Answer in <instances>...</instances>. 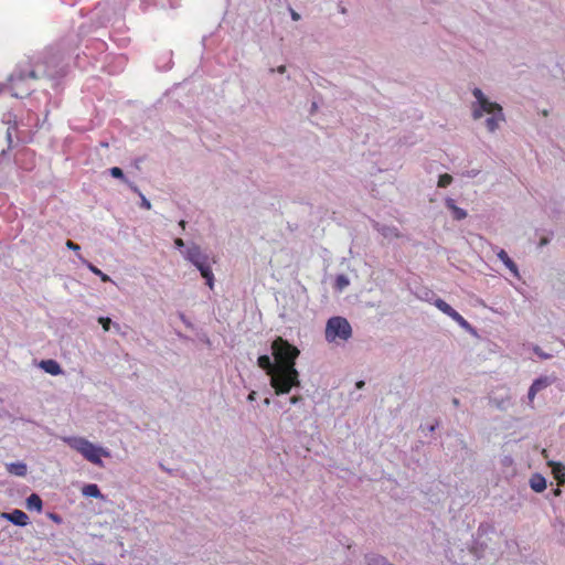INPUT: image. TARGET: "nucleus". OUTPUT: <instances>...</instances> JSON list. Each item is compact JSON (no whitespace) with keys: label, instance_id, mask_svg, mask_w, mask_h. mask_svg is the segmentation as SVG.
Here are the masks:
<instances>
[{"label":"nucleus","instance_id":"nucleus-1","mask_svg":"<svg viewBox=\"0 0 565 565\" xmlns=\"http://www.w3.org/2000/svg\"><path fill=\"white\" fill-rule=\"evenodd\" d=\"M472 94L477 99L472 105L473 119H480L483 114L492 115L486 120V126L490 132L495 131L500 122L504 121L502 107L498 103L490 102L480 88H475Z\"/></svg>","mask_w":565,"mask_h":565},{"label":"nucleus","instance_id":"nucleus-2","mask_svg":"<svg viewBox=\"0 0 565 565\" xmlns=\"http://www.w3.org/2000/svg\"><path fill=\"white\" fill-rule=\"evenodd\" d=\"M64 441L74 450L79 452L87 461L103 467L102 457H110V452L97 447L84 437H65Z\"/></svg>","mask_w":565,"mask_h":565},{"label":"nucleus","instance_id":"nucleus-3","mask_svg":"<svg viewBox=\"0 0 565 565\" xmlns=\"http://www.w3.org/2000/svg\"><path fill=\"white\" fill-rule=\"evenodd\" d=\"M269 376L270 386L276 395L288 394L292 387L300 386L299 372L296 367L277 366Z\"/></svg>","mask_w":565,"mask_h":565},{"label":"nucleus","instance_id":"nucleus-4","mask_svg":"<svg viewBox=\"0 0 565 565\" xmlns=\"http://www.w3.org/2000/svg\"><path fill=\"white\" fill-rule=\"evenodd\" d=\"M271 353L277 366L296 367V360L298 359L300 351L286 339L277 337L271 342Z\"/></svg>","mask_w":565,"mask_h":565},{"label":"nucleus","instance_id":"nucleus-5","mask_svg":"<svg viewBox=\"0 0 565 565\" xmlns=\"http://www.w3.org/2000/svg\"><path fill=\"white\" fill-rule=\"evenodd\" d=\"M324 337L328 342L348 341L352 337V328L343 317H332L327 321Z\"/></svg>","mask_w":565,"mask_h":565},{"label":"nucleus","instance_id":"nucleus-6","mask_svg":"<svg viewBox=\"0 0 565 565\" xmlns=\"http://www.w3.org/2000/svg\"><path fill=\"white\" fill-rule=\"evenodd\" d=\"M185 257L200 270L210 289H213L214 275L212 273L207 255L203 254L199 246L193 245L186 250Z\"/></svg>","mask_w":565,"mask_h":565},{"label":"nucleus","instance_id":"nucleus-7","mask_svg":"<svg viewBox=\"0 0 565 565\" xmlns=\"http://www.w3.org/2000/svg\"><path fill=\"white\" fill-rule=\"evenodd\" d=\"M26 78L36 79L38 75L34 71H30L28 74L23 73L22 71L11 75L10 77V88L12 90V96L22 98L24 96H28L31 92V88L29 86L24 85V82Z\"/></svg>","mask_w":565,"mask_h":565},{"label":"nucleus","instance_id":"nucleus-8","mask_svg":"<svg viewBox=\"0 0 565 565\" xmlns=\"http://www.w3.org/2000/svg\"><path fill=\"white\" fill-rule=\"evenodd\" d=\"M435 306L445 315L449 316L452 320L458 322L461 326H466L467 321L465 318L457 312L450 305H448L445 300L438 298L435 300Z\"/></svg>","mask_w":565,"mask_h":565},{"label":"nucleus","instance_id":"nucleus-9","mask_svg":"<svg viewBox=\"0 0 565 565\" xmlns=\"http://www.w3.org/2000/svg\"><path fill=\"white\" fill-rule=\"evenodd\" d=\"M1 516L9 520L15 525L25 526L29 523V516L22 510H13L10 513L3 512Z\"/></svg>","mask_w":565,"mask_h":565},{"label":"nucleus","instance_id":"nucleus-10","mask_svg":"<svg viewBox=\"0 0 565 565\" xmlns=\"http://www.w3.org/2000/svg\"><path fill=\"white\" fill-rule=\"evenodd\" d=\"M547 465L552 468V473L557 481V486H563L565 483V466L562 462L553 460H550Z\"/></svg>","mask_w":565,"mask_h":565},{"label":"nucleus","instance_id":"nucleus-11","mask_svg":"<svg viewBox=\"0 0 565 565\" xmlns=\"http://www.w3.org/2000/svg\"><path fill=\"white\" fill-rule=\"evenodd\" d=\"M40 366L51 375H58L62 373L61 365L55 360H43L40 363Z\"/></svg>","mask_w":565,"mask_h":565},{"label":"nucleus","instance_id":"nucleus-12","mask_svg":"<svg viewBox=\"0 0 565 565\" xmlns=\"http://www.w3.org/2000/svg\"><path fill=\"white\" fill-rule=\"evenodd\" d=\"M530 487L535 492H542L546 489V479L540 473H534L530 479Z\"/></svg>","mask_w":565,"mask_h":565},{"label":"nucleus","instance_id":"nucleus-13","mask_svg":"<svg viewBox=\"0 0 565 565\" xmlns=\"http://www.w3.org/2000/svg\"><path fill=\"white\" fill-rule=\"evenodd\" d=\"M257 364L258 366L266 371V373L268 375H270L271 373L275 372V370L277 369V363L275 362V364L271 362L270 358L266 354L264 355H260L258 359H257Z\"/></svg>","mask_w":565,"mask_h":565},{"label":"nucleus","instance_id":"nucleus-14","mask_svg":"<svg viewBox=\"0 0 565 565\" xmlns=\"http://www.w3.org/2000/svg\"><path fill=\"white\" fill-rule=\"evenodd\" d=\"M445 203L446 206L452 212L455 220L461 221L467 217V212L463 209L457 206L452 199H447Z\"/></svg>","mask_w":565,"mask_h":565},{"label":"nucleus","instance_id":"nucleus-15","mask_svg":"<svg viewBox=\"0 0 565 565\" xmlns=\"http://www.w3.org/2000/svg\"><path fill=\"white\" fill-rule=\"evenodd\" d=\"M7 471L18 477H24L28 472V467L24 462H11L7 465Z\"/></svg>","mask_w":565,"mask_h":565},{"label":"nucleus","instance_id":"nucleus-16","mask_svg":"<svg viewBox=\"0 0 565 565\" xmlns=\"http://www.w3.org/2000/svg\"><path fill=\"white\" fill-rule=\"evenodd\" d=\"M42 507H43V502H42V499L40 498V495H38L36 493H32L28 499H26V508L29 510H35L38 512H41L42 511Z\"/></svg>","mask_w":565,"mask_h":565},{"label":"nucleus","instance_id":"nucleus-17","mask_svg":"<svg viewBox=\"0 0 565 565\" xmlns=\"http://www.w3.org/2000/svg\"><path fill=\"white\" fill-rule=\"evenodd\" d=\"M78 258L87 266V268L95 275L99 276L102 281L104 282H108V281H111L110 277L103 273L99 268H97L95 265H93L92 263L85 260L81 255H78Z\"/></svg>","mask_w":565,"mask_h":565},{"label":"nucleus","instance_id":"nucleus-18","mask_svg":"<svg viewBox=\"0 0 565 565\" xmlns=\"http://www.w3.org/2000/svg\"><path fill=\"white\" fill-rule=\"evenodd\" d=\"M82 493L85 497L103 498V494L100 493L98 486L95 483L84 486L82 489Z\"/></svg>","mask_w":565,"mask_h":565},{"label":"nucleus","instance_id":"nucleus-19","mask_svg":"<svg viewBox=\"0 0 565 565\" xmlns=\"http://www.w3.org/2000/svg\"><path fill=\"white\" fill-rule=\"evenodd\" d=\"M350 284L349 279L344 275H339L335 278V288L339 290H343L345 287H348Z\"/></svg>","mask_w":565,"mask_h":565},{"label":"nucleus","instance_id":"nucleus-20","mask_svg":"<svg viewBox=\"0 0 565 565\" xmlns=\"http://www.w3.org/2000/svg\"><path fill=\"white\" fill-rule=\"evenodd\" d=\"M130 189L138 193L141 198V207L146 209V210H150L151 209V203L145 198V195L139 191V189L134 185V184H130Z\"/></svg>","mask_w":565,"mask_h":565},{"label":"nucleus","instance_id":"nucleus-21","mask_svg":"<svg viewBox=\"0 0 565 565\" xmlns=\"http://www.w3.org/2000/svg\"><path fill=\"white\" fill-rule=\"evenodd\" d=\"M452 182V177L448 173H444L438 179V186L446 188Z\"/></svg>","mask_w":565,"mask_h":565},{"label":"nucleus","instance_id":"nucleus-22","mask_svg":"<svg viewBox=\"0 0 565 565\" xmlns=\"http://www.w3.org/2000/svg\"><path fill=\"white\" fill-rule=\"evenodd\" d=\"M548 384L550 383H548L547 379L541 377V379L535 380L532 383V386L535 387L537 390V392H540L541 390L545 388Z\"/></svg>","mask_w":565,"mask_h":565},{"label":"nucleus","instance_id":"nucleus-23","mask_svg":"<svg viewBox=\"0 0 565 565\" xmlns=\"http://www.w3.org/2000/svg\"><path fill=\"white\" fill-rule=\"evenodd\" d=\"M503 264L509 268V270L513 274L514 277L520 276L518 266L511 258H508V260L504 262Z\"/></svg>","mask_w":565,"mask_h":565},{"label":"nucleus","instance_id":"nucleus-24","mask_svg":"<svg viewBox=\"0 0 565 565\" xmlns=\"http://www.w3.org/2000/svg\"><path fill=\"white\" fill-rule=\"evenodd\" d=\"M110 174L114 177V178H117V179H125L124 177V172L120 168L118 167H113L110 170Z\"/></svg>","mask_w":565,"mask_h":565},{"label":"nucleus","instance_id":"nucleus-25","mask_svg":"<svg viewBox=\"0 0 565 565\" xmlns=\"http://www.w3.org/2000/svg\"><path fill=\"white\" fill-rule=\"evenodd\" d=\"M369 564L370 565H384L385 559L380 556H371V557H369Z\"/></svg>","mask_w":565,"mask_h":565},{"label":"nucleus","instance_id":"nucleus-26","mask_svg":"<svg viewBox=\"0 0 565 565\" xmlns=\"http://www.w3.org/2000/svg\"><path fill=\"white\" fill-rule=\"evenodd\" d=\"M98 322L103 326L105 331H108L110 328L111 320L109 318L100 317Z\"/></svg>","mask_w":565,"mask_h":565},{"label":"nucleus","instance_id":"nucleus-27","mask_svg":"<svg viewBox=\"0 0 565 565\" xmlns=\"http://www.w3.org/2000/svg\"><path fill=\"white\" fill-rule=\"evenodd\" d=\"M66 247L74 250V252H78L81 249L79 245L74 243L73 241L68 239L66 241Z\"/></svg>","mask_w":565,"mask_h":565},{"label":"nucleus","instance_id":"nucleus-28","mask_svg":"<svg viewBox=\"0 0 565 565\" xmlns=\"http://www.w3.org/2000/svg\"><path fill=\"white\" fill-rule=\"evenodd\" d=\"M497 255H498V258H499L502 263L507 262V260H508V258H510V256L508 255V253H507L504 249H500V250L498 252V254H497Z\"/></svg>","mask_w":565,"mask_h":565},{"label":"nucleus","instance_id":"nucleus-29","mask_svg":"<svg viewBox=\"0 0 565 565\" xmlns=\"http://www.w3.org/2000/svg\"><path fill=\"white\" fill-rule=\"evenodd\" d=\"M537 393H539L537 390L531 385L529 388V393H527V397H529L530 402H532L534 399V397Z\"/></svg>","mask_w":565,"mask_h":565},{"label":"nucleus","instance_id":"nucleus-30","mask_svg":"<svg viewBox=\"0 0 565 565\" xmlns=\"http://www.w3.org/2000/svg\"><path fill=\"white\" fill-rule=\"evenodd\" d=\"M301 401H302V396L301 395H294V396L290 397V403L291 404H297V403H299Z\"/></svg>","mask_w":565,"mask_h":565},{"label":"nucleus","instance_id":"nucleus-31","mask_svg":"<svg viewBox=\"0 0 565 565\" xmlns=\"http://www.w3.org/2000/svg\"><path fill=\"white\" fill-rule=\"evenodd\" d=\"M174 244H175V246H177V247H179V248L184 246V242H183V239H182V238H175V239H174Z\"/></svg>","mask_w":565,"mask_h":565},{"label":"nucleus","instance_id":"nucleus-32","mask_svg":"<svg viewBox=\"0 0 565 565\" xmlns=\"http://www.w3.org/2000/svg\"><path fill=\"white\" fill-rule=\"evenodd\" d=\"M290 14H291V19H292L294 21H298V20L300 19L299 13H297V12H296V11H294V10H291Z\"/></svg>","mask_w":565,"mask_h":565},{"label":"nucleus","instance_id":"nucleus-33","mask_svg":"<svg viewBox=\"0 0 565 565\" xmlns=\"http://www.w3.org/2000/svg\"><path fill=\"white\" fill-rule=\"evenodd\" d=\"M277 72L280 74H284L286 72V66L285 65L278 66Z\"/></svg>","mask_w":565,"mask_h":565},{"label":"nucleus","instance_id":"nucleus-34","mask_svg":"<svg viewBox=\"0 0 565 565\" xmlns=\"http://www.w3.org/2000/svg\"><path fill=\"white\" fill-rule=\"evenodd\" d=\"M255 395H256V393L253 391V392H250V393L248 394V397H247V398H248L249 401H254V399H255Z\"/></svg>","mask_w":565,"mask_h":565},{"label":"nucleus","instance_id":"nucleus-35","mask_svg":"<svg viewBox=\"0 0 565 565\" xmlns=\"http://www.w3.org/2000/svg\"><path fill=\"white\" fill-rule=\"evenodd\" d=\"M364 386V382L363 381H360L356 383V387L358 388H362Z\"/></svg>","mask_w":565,"mask_h":565},{"label":"nucleus","instance_id":"nucleus-36","mask_svg":"<svg viewBox=\"0 0 565 565\" xmlns=\"http://www.w3.org/2000/svg\"><path fill=\"white\" fill-rule=\"evenodd\" d=\"M452 404H454L456 407H457V406H459V404H460V403H459V399H458V398H454V399H452Z\"/></svg>","mask_w":565,"mask_h":565},{"label":"nucleus","instance_id":"nucleus-37","mask_svg":"<svg viewBox=\"0 0 565 565\" xmlns=\"http://www.w3.org/2000/svg\"><path fill=\"white\" fill-rule=\"evenodd\" d=\"M561 493H562V491H561L559 487L554 490L555 495H559Z\"/></svg>","mask_w":565,"mask_h":565},{"label":"nucleus","instance_id":"nucleus-38","mask_svg":"<svg viewBox=\"0 0 565 565\" xmlns=\"http://www.w3.org/2000/svg\"><path fill=\"white\" fill-rule=\"evenodd\" d=\"M547 242H548L547 238H542L541 239V245H545V244H547Z\"/></svg>","mask_w":565,"mask_h":565},{"label":"nucleus","instance_id":"nucleus-39","mask_svg":"<svg viewBox=\"0 0 565 565\" xmlns=\"http://www.w3.org/2000/svg\"><path fill=\"white\" fill-rule=\"evenodd\" d=\"M180 226H181L182 228H184V226H185V221H181V222H180Z\"/></svg>","mask_w":565,"mask_h":565},{"label":"nucleus","instance_id":"nucleus-40","mask_svg":"<svg viewBox=\"0 0 565 565\" xmlns=\"http://www.w3.org/2000/svg\"><path fill=\"white\" fill-rule=\"evenodd\" d=\"M97 565H103V564H97Z\"/></svg>","mask_w":565,"mask_h":565}]
</instances>
